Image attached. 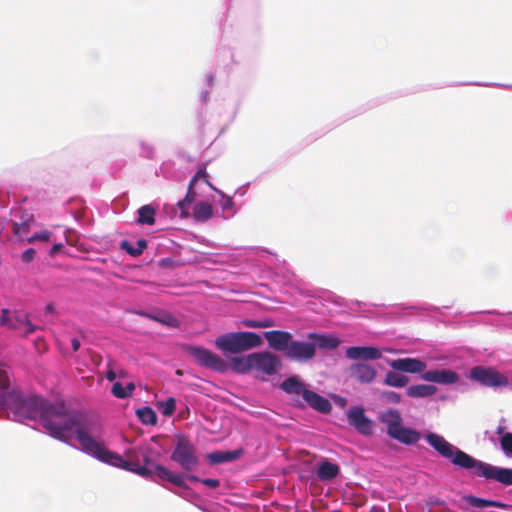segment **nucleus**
Listing matches in <instances>:
<instances>
[{"label":"nucleus","instance_id":"54","mask_svg":"<svg viewBox=\"0 0 512 512\" xmlns=\"http://www.w3.org/2000/svg\"><path fill=\"white\" fill-rule=\"evenodd\" d=\"M207 96H208V91H204V92H202V94H201V99H202V101H206Z\"/></svg>","mask_w":512,"mask_h":512},{"label":"nucleus","instance_id":"51","mask_svg":"<svg viewBox=\"0 0 512 512\" xmlns=\"http://www.w3.org/2000/svg\"><path fill=\"white\" fill-rule=\"evenodd\" d=\"M125 388L127 389V391H129V396H131V394L135 390V384L130 382L127 384V386Z\"/></svg>","mask_w":512,"mask_h":512},{"label":"nucleus","instance_id":"31","mask_svg":"<svg viewBox=\"0 0 512 512\" xmlns=\"http://www.w3.org/2000/svg\"><path fill=\"white\" fill-rule=\"evenodd\" d=\"M138 222L143 225H152L155 222V210L150 205L138 209Z\"/></svg>","mask_w":512,"mask_h":512},{"label":"nucleus","instance_id":"9","mask_svg":"<svg viewBox=\"0 0 512 512\" xmlns=\"http://www.w3.org/2000/svg\"><path fill=\"white\" fill-rule=\"evenodd\" d=\"M188 352L200 366L217 372H224L227 369L225 361L206 348L191 346L188 348Z\"/></svg>","mask_w":512,"mask_h":512},{"label":"nucleus","instance_id":"47","mask_svg":"<svg viewBox=\"0 0 512 512\" xmlns=\"http://www.w3.org/2000/svg\"><path fill=\"white\" fill-rule=\"evenodd\" d=\"M504 419H502L501 423L498 425L497 429H496V434L500 436V438L506 434L507 432H505V426H504Z\"/></svg>","mask_w":512,"mask_h":512},{"label":"nucleus","instance_id":"52","mask_svg":"<svg viewBox=\"0 0 512 512\" xmlns=\"http://www.w3.org/2000/svg\"><path fill=\"white\" fill-rule=\"evenodd\" d=\"M370 512H386L385 509L383 507H380V506H373L371 509H370Z\"/></svg>","mask_w":512,"mask_h":512},{"label":"nucleus","instance_id":"1","mask_svg":"<svg viewBox=\"0 0 512 512\" xmlns=\"http://www.w3.org/2000/svg\"><path fill=\"white\" fill-rule=\"evenodd\" d=\"M57 417V423L50 434L53 438L63 442L76 439L82 452L103 463L134 471L141 476L149 474L146 468L134 469L129 461L105 448L101 442L102 426L94 417L77 411H69L66 406L61 415Z\"/></svg>","mask_w":512,"mask_h":512},{"label":"nucleus","instance_id":"43","mask_svg":"<svg viewBox=\"0 0 512 512\" xmlns=\"http://www.w3.org/2000/svg\"><path fill=\"white\" fill-rule=\"evenodd\" d=\"M245 326L247 327H251V328H263V327H266L267 325H262V323H260V321H256V320H247L244 322Z\"/></svg>","mask_w":512,"mask_h":512},{"label":"nucleus","instance_id":"46","mask_svg":"<svg viewBox=\"0 0 512 512\" xmlns=\"http://www.w3.org/2000/svg\"><path fill=\"white\" fill-rule=\"evenodd\" d=\"M118 377V374L113 369H108L106 372V378L109 381H114Z\"/></svg>","mask_w":512,"mask_h":512},{"label":"nucleus","instance_id":"49","mask_svg":"<svg viewBox=\"0 0 512 512\" xmlns=\"http://www.w3.org/2000/svg\"><path fill=\"white\" fill-rule=\"evenodd\" d=\"M247 192V188H246V185L242 186V187H239L236 191H235V195H239V196H244Z\"/></svg>","mask_w":512,"mask_h":512},{"label":"nucleus","instance_id":"45","mask_svg":"<svg viewBox=\"0 0 512 512\" xmlns=\"http://www.w3.org/2000/svg\"><path fill=\"white\" fill-rule=\"evenodd\" d=\"M62 248H63V244H62V243H56V244H54V245L51 247L49 254H50L51 256H54V255H56L57 253H59V252L62 250Z\"/></svg>","mask_w":512,"mask_h":512},{"label":"nucleus","instance_id":"38","mask_svg":"<svg viewBox=\"0 0 512 512\" xmlns=\"http://www.w3.org/2000/svg\"><path fill=\"white\" fill-rule=\"evenodd\" d=\"M29 225L27 222L13 223V232L16 236L23 238L28 234Z\"/></svg>","mask_w":512,"mask_h":512},{"label":"nucleus","instance_id":"39","mask_svg":"<svg viewBox=\"0 0 512 512\" xmlns=\"http://www.w3.org/2000/svg\"><path fill=\"white\" fill-rule=\"evenodd\" d=\"M140 155L144 158H152L153 155H154V147L145 142V141H140Z\"/></svg>","mask_w":512,"mask_h":512},{"label":"nucleus","instance_id":"5","mask_svg":"<svg viewBox=\"0 0 512 512\" xmlns=\"http://www.w3.org/2000/svg\"><path fill=\"white\" fill-rule=\"evenodd\" d=\"M262 343L261 337L254 332H231L218 336L215 345L224 353H239L255 347Z\"/></svg>","mask_w":512,"mask_h":512},{"label":"nucleus","instance_id":"36","mask_svg":"<svg viewBox=\"0 0 512 512\" xmlns=\"http://www.w3.org/2000/svg\"><path fill=\"white\" fill-rule=\"evenodd\" d=\"M112 394L119 399H125L129 397V391L120 383L115 382L111 390Z\"/></svg>","mask_w":512,"mask_h":512},{"label":"nucleus","instance_id":"41","mask_svg":"<svg viewBox=\"0 0 512 512\" xmlns=\"http://www.w3.org/2000/svg\"><path fill=\"white\" fill-rule=\"evenodd\" d=\"M384 395L389 402L399 403L401 401V396L397 392L388 391Z\"/></svg>","mask_w":512,"mask_h":512},{"label":"nucleus","instance_id":"33","mask_svg":"<svg viewBox=\"0 0 512 512\" xmlns=\"http://www.w3.org/2000/svg\"><path fill=\"white\" fill-rule=\"evenodd\" d=\"M157 406L160 408L161 413L164 416H171L176 409V400L173 397H169L164 401H159Z\"/></svg>","mask_w":512,"mask_h":512},{"label":"nucleus","instance_id":"18","mask_svg":"<svg viewBox=\"0 0 512 512\" xmlns=\"http://www.w3.org/2000/svg\"><path fill=\"white\" fill-rule=\"evenodd\" d=\"M308 339L314 345V349L334 350L340 345V339L328 333H309Z\"/></svg>","mask_w":512,"mask_h":512},{"label":"nucleus","instance_id":"37","mask_svg":"<svg viewBox=\"0 0 512 512\" xmlns=\"http://www.w3.org/2000/svg\"><path fill=\"white\" fill-rule=\"evenodd\" d=\"M52 236V233L48 230H43L37 233H34L31 237L27 238L28 243H33L35 241H49Z\"/></svg>","mask_w":512,"mask_h":512},{"label":"nucleus","instance_id":"57","mask_svg":"<svg viewBox=\"0 0 512 512\" xmlns=\"http://www.w3.org/2000/svg\"><path fill=\"white\" fill-rule=\"evenodd\" d=\"M126 456H127L128 458H131V451H130V450H127V451H126Z\"/></svg>","mask_w":512,"mask_h":512},{"label":"nucleus","instance_id":"26","mask_svg":"<svg viewBox=\"0 0 512 512\" xmlns=\"http://www.w3.org/2000/svg\"><path fill=\"white\" fill-rule=\"evenodd\" d=\"M409 381L410 379L408 376L393 369L385 374L383 384L389 387L403 388L407 386Z\"/></svg>","mask_w":512,"mask_h":512},{"label":"nucleus","instance_id":"8","mask_svg":"<svg viewBox=\"0 0 512 512\" xmlns=\"http://www.w3.org/2000/svg\"><path fill=\"white\" fill-rule=\"evenodd\" d=\"M0 325L20 331L24 336L32 334L37 329V327L30 322L28 314L22 310L11 312L8 309H3L2 315L0 316Z\"/></svg>","mask_w":512,"mask_h":512},{"label":"nucleus","instance_id":"7","mask_svg":"<svg viewBox=\"0 0 512 512\" xmlns=\"http://www.w3.org/2000/svg\"><path fill=\"white\" fill-rule=\"evenodd\" d=\"M469 377L483 386L494 389L509 386L508 378L493 367L475 366L470 370Z\"/></svg>","mask_w":512,"mask_h":512},{"label":"nucleus","instance_id":"15","mask_svg":"<svg viewBox=\"0 0 512 512\" xmlns=\"http://www.w3.org/2000/svg\"><path fill=\"white\" fill-rule=\"evenodd\" d=\"M347 417L349 424L359 433L363 435H370L372 433V422L366 417L363 408H350Z\"/></svg>","mask_w":512,"mask_h":512},{"label":"nucleus","instance_id":"50","mask_svg":"<svg viewBox=\"0 0 512 512\" xmlns=\"http://www.w3.org/2000/svg\"><path fill=\"white\" fill-rule=\"evenodd\" d=\"M71 344H72V348L74 351H77L79 348H80V341L76 338H73L72 341H71Z\"/></svg>","mask_w":512,"mask_h":512},{"label":"nucleus","instance_id":"21","mask_svg":"<svg viewBox=\"0 0 512 512\" xmlns=\"http://www.w3.org/2000/svg\"><path fill=\"white\" fill-rule=\"evenodd\" d=\"M303 399L310 407L321 413H328L332 409L329 400L314 391L307 390Z\"/></svg>","mask_w":512,"mask_h":512},{"label":"nucleus","instance_id":"28","mask_svg":"<svg viewBox=\"0 0 512 512\" xmlns=\"http://www.w3.org/2000/svg\"><path fill=\"white\" fill-rule=\"evenodd\" d=\"M280 387L288 394L301 395L302 397L308 390L305 385L296 377L287 378L281 383Z\"/></svg>","mask_w":512,"mask_h":512},{"label":"nucleus","instance_id":"56","mask_svg":"<svg viewBox=\"0 0 512 512\" xmlns=\"http://www.w3.org/2000/svg\"><path fill=\"white\" fill-rule=\"evenodd\" d=\"M260 323H262V325H267L266 327L270 326V322L268 321H260Z\"/></svg>","mask_w":512,"mask_h":512},{"label":"nucleus","instance_id":"27","mask_svg":"<svg viewBox=\"0 0 512 512\" xmlns=\"http://www.w3.org/2000/svg\"><path fill=\"white\" fill-rule=\"evenodd\" d=\"M437 387L428 384L411 385L406 389V395L411 398H425L434 395Z\"/></svg>","mask_w":512,"mask_h":512},{"label":"nucleus","instance_id":"55","mask_svg":"<svg viewBox=\"0 0 512 512\" xmlns=\"http://www.w3.org/2000/svg\"><path fill=\"white\" fill-rule=\"evenodd\" d=\"M46 311H47L48 313L52 312V311H53V305H52V304H48V305L46 306Z\"/></svg>","mask_w":512,"mask_h":512},{"label":"nucleus","instance_id":"53","mask_svg":"<svg viewBox=\"0 0 512 512\" xmlns=\"http://www.w3.org/2000/svg\"><path fill=\"white\" fill-rule=\"evenodd\" d=\"M206 82L208 85H211L213 83V75L212 74L206 75Z\"/></svg>","mask_w":512,"mask_h":512},{"label":"nucleus","instance_id":"17","mask_svg":"<svg viewBox=\"0 0 512 512\" xmlns=\"http://www.w3.org/2000/svg\"><path fill=\"white\" fill-rule=\"evenodd\" d=\"M264 337L268 342V345L276 350L286 354L292 335L286 331L272 330L264 333Z\"/></svg>","mask_w":512,"mask_h":512},{"label":"nucleus","instance_id":"14","mask_svg":"<svg viewBox=\"0 0 512 512\" xmlns=\"http://www.w3.org/2000/svg\"><path fill=\"white\" fill-rule=\"evenodd\" d=\"M348 372L351 378L355 379L361 384L372 383L376 376V369L365 362L353 363L349 366Z\"/></svg>","mask_w":512,"mask_h":512},{"label":"nucleus","instance_id":"58","mask_svg":"<svg viewBox=\"0 0 512 512\" xmlns=\"http://www.w3.org/2000/svg\"><path fill=\"white\" fill-rule=\"evenodd\" d=\"M117 374H118V376H120V377H123V376H124V373H123V371H122V370H121L119 373H117Z\"/></svg>","mask_w":512,"mask_h":512},{"label":"nucleus","instance_id":"3","mask_svg":"<svg viewBox=\"0 0 512 512\" xmlns=\"http://www.w3.org/2000/svg\"><path fill=\"white\" fill-rule=\"evenodd\" d=\"M425 440L443 458L449 459L453 465L459 468L468 470L472 476L482 477L486 480L493 479L506 486L512 485L511 468L498 467L478 460L434 432L427 433Z\"/></svg>","mask_w":512,"mask_h":512},{"label":"nucleus","instance_id":"19","mask_svg":"<svg viewBox=\"0 0 512 512\" xmlns=\"http://www.w3.org/2000/svg\"><path fill=\"white\" fill-rule=\"evenodd\" d=\"M389 436L405 445L416 444L421 439V433L419 431L403 425L394 430Z\"/></svg>","mask_w":512,"mask_h":512},{"label":"nucleus","instance_id":"11","mask_svg":"<svg viewBox=\"0 0 512 512\" xmlns=\"http://www.w3.org/2000/svg\"><path fill=\"white\" fill-rule=\"evenodd\" d=\"M285 356L298 362L308 361L315 356L314 345L310 340L306 342L292 339Z\"/></svg>","mask_w":512,"mask_h":512},{"label":"nucleus","instance_id":"35","mask_svg":"<svg viewBox=\"0 0 512 512\" xmlns=\"http://www.w3.org/2000/svg\"><path fill=\"white\" fill-rule=\"evenodd\" d=\"M501 449L507 457H512V433H506L500 438Z\"/></svg>","mask_w":512,"mask_h":512},{"label":"nucleus","instance_id":"29","mask_svg":"<svg viewBox=\"0 0 512 512\" xmlns=\"http://www.w3.org/2000/svg\"><path fill=\"white\" fill-rule=\"evenodd\" d=\"M120 247L129 255L136 257L143 253L144 249L147 247V242L144 239H140L134 245L127 240H123L120 244Z\"/></svg>","mask_w":512,"mask_h":512},{"label":"nucleus","instance_id":"20","mask_svg":"<svg viewBox=\"0 0 512 512\" xmlns=\"http://www.w3.org/2000/svg\"><path fill=\"white\" fill-rule=\"evenodd\" d=\"M153 472L161 480L168 481L181 488H188L184 481V474L172 472L160 464L154 466Z\"/></svg>","mask_w":512,"mask_h":512},{"label":"nucleus","instance_id":"42","mask_svg":"<svg viewBox=\"0 0 512 512\" xmlns=\"http://www.w3.org/2000/svg\"><path fill=\"white\" fill-rule=\"evenodd\" d=\"M201 482L210 488H217L220 485L219 480L213 478H205L202 479Z\"/></svg>","mask_w":512,"mask_h":512},{"label":"nucleus","instance_id":"22","mask_svg":"<svg viewBox=\"0 0 512 512\" xmlns=\"http://www.w3.org/2000/svg\"><path fill=\"white\" fill-rule=\"evenodd\" d=\"M379 419L386 425L388 435L392 434L394 430L398 429L402 425L401 413L394 408H389L386 411H383L380 414Z\"/></svg>","mask_w":512,"mask_h":512},{"label":"nucleus","instance_id":"25","mask_svg":"<svg viewBox=\"0 0 512 512\" xmlns=\"http://www.w3.org/2000/svg\"><path fill=\"white\" fill-rule=\"evenodd\" d=\"M243 451L242 449H236L232 451H214L207 454V459L211 464H221L237 460Z\"/></svg>","mask_w":512,"mask_h":512},{"label":"nucleus","instance_id":"30","mask_svg":"<svg viewBox=\"0 0 512 512\" xmlns=\"http://www.w3.org/2000/svg\"><path fill=\"white\" fill-rule=\"evenodd\" d=\"M468 502L472 506L477 507V508L496 507V508L504 509L507 507V505L503 502L496 501V500H488V499L479 498V497H475V496H470L468 498Z\"/></svg>","mask_w":512,"mask_h":512},{"label":"nucleus","instance_id":"10","mask_svg":"<svg viewBox=\"0 0 512 512\" xmlns=\"http://www.w3.org/2000/svg\"><path fill=\"white\" fill-rule=\"evenodd\" d=\"M245 361L253 366V370L268 376L276 374L280 366L278 357L266 351L249 354Z\"/></svg>","mask_w":512,"mask_h":512},{"label":"nucleus","instance_id":"2","mask_svg":"<svg viewBox=\"0 0 512 512\" xmlns=\"http://www.w3.org/2000/svg\"><path fill=\"white\" fill-rule=\"evenodd\" d=\"M0 406L10 409L20 420L38 421L50 435L58 417L64 411L63 403L52 404L39 396L23 397L10 388L7 372L0 367Z\"/></svg>","mask_w":512,"mask_h":512},{"label":"nucleus","instance_id":"34","mask_svg":"<svg viewBox=\"0 0 512 512\" xmlns=\"http://www.w3.org/2000/svg\"><path fill=\"white\" fill-rule=\"evenodd\" d=\"M247 359H248V356L234 358L232 360V364H233L234 369L237 372H240V373H247L250 370H253V366H250V364L245 361Z\"/></svg>","mask_w":512,"mask_h":512},{"label":"nucleus","instance_id":"12","mask_svg":"<svg viewBox=\"0 0 512 512\" xmlns=\"http://www.w3.org/2000/svg\"><path fill=\"white\" fill-rule=\"evenodd\" d=\"M388 365L396 371L420 375L426 371L427 367L424 361L410 357L389 360Z\"/></svg>","mask_w":512,"mask_h":512},{"label":"nucleus","instance_id":"24","mask_svg":"<svg viewBox=\"0 0 512 512\" xmlns=\"http://www.w3.org/2000/svg\"><path fill=\"white\" fill-rule=\"evenodd\" d=\"M339 473V465L325 459L319 463L316 475L321 481H330L336 478Z\"/></svg>","mask_w":512,"mask_h":512},{"label":"nucleus","instance_id":"48","mask_svg":"<svg viewBox=\"0 0 512 512\" xmlns=\"http://www.w3.org/2000/svg\"><path fill=\"white\" fill-rule=\"evenodd\" d=\"M187 478L188 480H190L191 482H201L202 479H200L198 476L196 475H192V474H187V475H184V479Z\"/></svg>","mask_w":512,"mask_h":512},{"label":"nucleus","instance_id":"16","mask_svg":"<svg viewBox=\"0 0 512 512\" xmlns=\"http://www.w3.org/2000/svg\"><path fill=\"white\" fill-rule=\"evenodd\" d=\"M345 356L350 360H378L382 357V352L374 346H351L346 349Z\"/></svg>","mask_w":512,"mask_h":512},{"label":"nucleus","instance_id":"4","mask_svg":"<svg viewBox=\"0 0 512 512\" xmlns=\"http://www.w3.org/2000/svg\"><path fill=\"white\" fill-rule=\"evenodd\" d=\"M199 184H204L214 190L220 197L216 202L221 206L222 217L228 219L236 214L234 202L232 197L227 196L224 192L216 189L208 180V174L205 169H199L194 177L191 179L187 194L184 199L179 200L174 208V216L180 218H187L189 216V206L194 201V197L198 196L197 187Z\"/></svg>","mask_w":512,"mask_h":512},{"label":"nucleus","instance_id":"6","mask_svg":"<svg viewBox=\"0 0 512 512\" xmlns=\"http://www.w3.org/2000/svg\"><path fill=\"white\" fill-rule=\"evenodd\" d=\"M171 460L186 472L195 471L199 465L196 448L185 436L177 437L175 447L171 453Z\"/></svg>","mask_w":512,"mask_h":512},{"label":"nucleus","instance_id":"40","mask_svg":"<svg viewBox=\"0 0 512 512\" xmlns=\"http://www.w3.org/2000/svg\"><path fill=\"white\" fill-rule=\"evenodd\" d=\"M35 250L33 248H28L22 253V261L25 263H29L33 260L35 256Z\"/></svg>","mask_w":512,"mask_h":512},{"label":"nucleus","instance_id":"44","mask_svg":"<svg viewBox=\"0 0 512 512\" xmlns=\"http://www.w3.org/2000/svg\"><path fill=\"white\" fill-rule=\"evenodd\" d=\"M159 321L162 322V323H165V324H167L169 326H174L176 324V322H177V320L174 317L170 316V315L164 316L163 318L159 319Z\"/></svg>","mask_w":512,"mask_h":512},{"label":"nucleus","instance_id":"23","mask_svg":"<svg viewBox=\"0 0 512 512\" xmlns=\"http://www.w3.org/2000/svg\"><path fill=\"white\" fill-rule=\"evenodd\" d=\"M192 204H194V206L192 207V212L195 221L206 222L212 218L213 207L211 204L204 201L196 202V196L194 197V201L190 205ZM190 208L191 206H189V209Z\"/></svg>","mask_w":512,"mask_h":512},{"label":"nucleus","instance_id":"13","mask_svg":"<svg viewBox=\"0 0 512 512\" xmlns=\"http://www.w3.org/2000/svg\"><path fill=\"white\" fill-rule=\"evenodd\" d=\"M421 379L440 385H452L458 381L459 375L450 369H430L421 374Z\"/></svg>","mask_w":512,"mask_h":512},{"label":"nucleus","instance_id":"32","mask_svg":"<svg viewBox=\"0 0 512 512\" xmlns=\"http://www.w3.org/2000/svg\"><path fill=\"white\" fill-rule=\"evenodd\" d=\"M138 419L145 425H155L157 422V415L154 410L148 406L139 408L136 411Z\"/></svg>","mask_w":512,"mask_h":512}]
</instances>
